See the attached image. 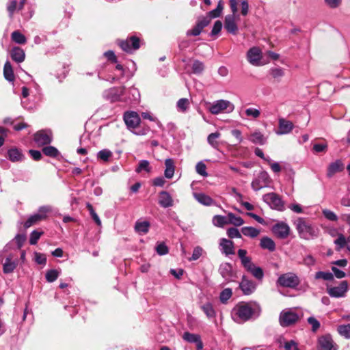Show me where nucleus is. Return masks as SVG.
I'll use <instances>...</instances> for the list:
<instances>
[{"label": "nucleus", "mask_w": 350, "mask_h": 350, "mask_svg": "<svg viewBox=\"0 0 350 350\" xmlns=\"http://www.w3.org/2000/svg\"><path fill=\"white\" fill-rule=\"evenodd\" d=\"M260 312L259 306L252 303L240 302L232 310L231 316L235 322L242 323L253 317H258Z\"/></svg>", "instance_id": "1"}, {"label": "nucleus", "mask_w": 350, "mask_h": 350, "mask_svg": "<svg viewBox=\"0 0 350 350\" xmlns=\"http://www.w3.org/2000/svg\"><path fill=\"white\" fill-rule=\"evenodd\" d=\"M295 228L299 236L304 239L310 240L317 237L319 228L303 218H299L295 221Z\"/></svg>", "instance_id": "2"}, {"label": "nucleus", "mask_w": 350, "mask_h": 350, "mask_svg": "<svg viewBox=\"0 0 350 350\" xmlns=\"http://www.w3.org/2000/svg\"><path fill=\"white\" fill-rule=\"evenodd\" d=\"M299 315L292 308L283 310L279 315V323L282 327H288L295 324Z\"/></svg>", "instance_id": "3"}, {"label": "nucleus", "mask_w": 350, "mask_h": 350, "mask_svg": "<svg viewBox=\"0 0 350 350\" xmlns=\"http://www.w3.org/2000/svg\"><path fill=\"white\" fill-rule=\"evenodd\" d=\"M51 211V208L49 206L40 207L37 213L31 215L24 224V227L28 228L31 226L45 219L47 214Z\"/></svg>", "instance_id": "4"}, {"label": "nucleus", "mask_w": 350, "mask_h": 350, "mask_svg": "<svg viewBox=\"0 0 350 350\" xmlns=\"http://www.w3.org/2000/svg\"><path fill=\"white\" fill-rule=\"evenodd\" d=\"M246 57L249 63L254 66H263L267 63L262 61V53L257 46L250 49L247 52Z\"/></svg>", "instance_id": "5"}, {"label": "nucleus", "mask_w": 350, "mask_h": 350, "mask_svg": "<svg viewBox=\"0 0 350 350\" xmlns=\"http://www.w3.org/2000/svg\"><path fill=\"white\" fill-rule=\"evenodd\" d=\"M278 282L282 286L295 288L299 284L300 281L296 274L289 272L281 275Z\"/></svg>", "instance_id": "6"}, {"label": "nucleus", "mask_w": 350, "mask_h": 350, "mask_svg": "<svg viewBox=\"0 0 350 350\" xmlns=\"http://www.w3.org/2000/svg\"><path fill=\"white\" fill-rule=\"evenodd\" d=\"M349 291V284L347 281H341L338 286L327 288V294L334 298H342L346 297Z\"/></svg>", "instance_id": "7"}, {"label": "nucleus", "mask_w": 350, "mask_h": 350, "mask_svg": "<svg viewBox=\"0 0 350 350\" xmlns=\"http://www.w3.org/2000/svg\"><path fill=\"white\" fill-rule=\"evenodd\" d=\"M264 201L272 208L283 211L284 209V202L281 198L275 193H269L263 196Z\"/></svg>", "instance_id": "8"}, {"label": "nucleus", "mask_w": 350, "mask_h": 350, "mask_svg": "<svg viewBox=\"0 0 350 350\" xmlns=\"http://www.w3.org/2000/svg\"><path fill=\"white\" fill-rule=\"evenodd\" d=\"M270 182L271 179L268 173L265 171H262L258 174V176L254 180H253L251 186L254 190L258 191L260 189L267 187Z\"/></svg>", "instance_id": "9"}, {"label": "nucleus", "mask_w": 350, "mask_h": 350, "mask_svg": "<svg viewBox=\"0 0 350 350\" xmlns=\"http://www.w3.org/2000/svg\"><path fill=\"white\" fill-rule=\"evenodd\" d=\"M228 109H229V111H232L234 109L233 104L228 100H219L211 105L209 111L213 114H218Z\"/></svg>", "instance_id": "10"}, {"label": "nucleus", "mask_w": 350, "mask_h": 350, "mask_svg": "<svg viewBox=\"0 0 350 350\" xmlns=\"http://www.w3.org/2000/svg\"><path fill=\"white\" fill-rule=\"evenodd\" d=\"M119 45L123 51L131 53L139 48V39L136 36H131L126 40L121 41Z\"/></svg>", "instance_id": "11"}, {"label": "nucleus", "mask_w": 350, "mask_h": 350, "mask_svg": "<svg viewBox=\"0 0 350 350\" xmlns=\"http://www.w3.org/2000/svg\"><path fill=\"white\" fill-rule=\"evenodd\" d=\"M239 16L226 15L224 20V28L226 30L233 35H236L238 32V26L237 25V20L239 19Z\"/></svg>", "instance_id": "12"}, {"label": "nucleus", "mask_w": 350, "mask_h": 350, "mask_svg": "<svg viewBox=\"0 0 350 350\" xmlns=\"http://www.w3.org/2000/svg\"><path fill=\"white\" fill-rule=\"evenodd\" d=\"M124 120L129 129H135L140 123V118L135 111H128L124 115Z\"/></svg>", "instance_id": "13"}, {"label": "nucleus", "mask_w": 350, "mask_h": 350, "mask_svg": "<svg viewBox=\"0 0 350 350\" xmlns=\"http://www.w3.org/2000/svg\"><path fill=\"white\" fill-rule=\"evenodd\" d=\"M272 231L278 238L286 239L289 235L290 228L287 224L279 222L273 226Z\"/></svg>", "instance_id": "14"}, {"label": "nucleus", "mask_w": 350, "mask_h": 350, "mask_svg": "<svg viewBox=\"0 0 350 350\" xmlns=\"http://www.w3.org/2000/svg\"><path fill=\"white\" fill-rule=\"evenodd\" d=\"M318 350H336L332 338L329 334L319 337Z\"/></svg>", "instance_id": "15"}, {"label": "nucleus", "mask_w": 350, "mask_h": 350, "mask_svg": "<svg viewBox=\"0 0 350 350\" xmlns=\"http://www.w3.org/2000/svg\"><path fill=\"white\" fill-rule=\"evenodd\" d=\"M18 265V259L16 256L13 254H9L5 259L3 264V271L4 273L8 274L12 273L16 268Z\"/></svg>", "instance_id": "16"}, {"label": "nucleus", "mask_w": 350, "mask_h": 350, "mask_svg": "<svg viewBox=\"0 0 350 350\" xmlns=\"http://www.w3.org/2000/svg\"><path fill=\"white\" fill-rule=\"evenodd\" d=\"M34 140L39 146L46 145L51 142L52 135L49 131H40L35 134Z\"/></svg>", "instance_id": "17"}, {"label": "nucleus", "mask_w": 350, "mask_h": 350, "mask_svg": "<svg viewBox=\"0 0 350 350\" xmlns=\"http://www.w3.org/2000/svg\"><path fill=\"white\" fill-rule=\"evenodd\" d=\"M239 287L244 295H248L255 291L256 286L253 281L243 275L239 284Z\"/></svg>", "instance_id": "18"}, {"label": "nucleus", "mask_w": 350, "mask_h": 350, "mask_svg": "<svg viewBox=\"0 0 350 350\" xmlns=\"http://www.w3.org/2000/svg\"><path fill=\"white\" fill-rule=\"evenodd\" d=\"M219 248L221 253L224 254L226 256L234 254V243L229 239L221 238L219 240Z\"/></svg>", "instance_id": "19"}, {"label": "nucleus", "mask_w": 350, "mask_h": 350, "mask_svg": "<svg viewBox=\"0 0 350 350\" xmlns=\"http://www.w3.org/2000/svg\"><path fill=\"white\" fill-rule=\"evenodd\" d=\"M159 204L163 208L172 207L174 205V200L167 191H162L159 193Z\"/></svg>", "instance_id": "20"}, {"label": "nucleus", "mask_w": 350, "mask_h": 350, "mask_svg": "<svg viewBox=\"0 0 350 350\" xmlns=\"http://www.w3.org/2000/svg\"><path fill=\"white\" fill-rule=\"evenodd\" d=\"M278 126L279 130L276 132L278 135L288 134L292 131L294 127L292 122L284 118L279 119Z\"/></svg>", "instance_id": "21"}, {"label": "nucleus", "mask_w": 350, "mask_h": 350, "mask_svg": "<svg viewBox=\"0 0 350 350\" xmlns=\"http://www.w3.org/2000/svg\"><path fill=\"white\" fill-rule=\"evenodd\" d=\"M344 169V165L340 160H336L334 162L331 163L328 167L327 172V176L328 177H332L336 173L342 172Z\"/></svg>", "instance_id": "22"}, {"label": "nucleus", "mask_w": 350, "mask_h": 350, "mask_svg": "<svg viewBox=\"0 0 350 350\" xmlns=\"http://www.w3.org/2000/svg\"><path fill=\"white\" fill-rule=\"evenodd\" d=\"M246 271L250 273L254 278L259 281H262L264 277V271L262 269L254 263L245 269Z\"/></svg>", "instance_id": "23"}, {"label": "nucleus", "mask_w": 350, "mask_h": 350, "mask_svg": "<svg viewBox=\"0 0 350 350\" xmlns=\"http://www.w3.org/2000/svg\"><path fill=\"white\" fill-rule=\"evenodd\" d=\"M219 272L226 280H230L232 276V267L229 262L221 263L219 268Z\"/></svg>", "instance_id": "24"}, {"label": "nucleus", "mask_w": 350, "mask_h": 350, "mask_svg": "<svg viewBox=\"0 0 350 350\" xmlns=\"http://www.w3.org/2000/svg\"><path fill=\"white\" fill-rule=\"evenodd\" d=\"M237 254L239 258H240L241 265L244 269H246L247 267L252 265L254 262H252V258L248 256L247 252L243 249H239L237 252Z\"/></svg>", "instance_id": "25"}, {"label": "nucleus", "mask_w": 350, "mask_h": 350, "mask_svg": "<svg viewBox=\"0 0 350 350\" xmlns=\"http://www.w3.org/2000/svg\"><path fill=\"white\" fill-rule=\"evenodd\" d=\"M193 196L199 203L203 205L211 206L214 204V200L204 193H193Z\"/></svg>", "instance_id": "26"}, {"label": "nucleus", "mask_w": 350, "mask_h": 350, "mask_svg": "<svg viewBox=\"0 0 350 350\" xmlns=\"http://www.w3.org/2000/svg\"><path fill=\"white\" fill-rule=\"evenodd\" d=\"M249 139L255 144L264 145L267 142V137L260 131H256L251 133Z\"/></svg>", "instance_id": "27"}, {"label": "nucleus", "mask_w": 350, "mask_h": 350, "mask_svg": "<svg viewBox=\"0 0 350 350\" xmlns=\"http://www.w3.org/2000/svg\"><path fill=\"white\" fill-rule=\"evenodd\" d=\"M10 55L12 59L18 63L23 62L25 57V51L19 47L13 48L11 51Z\"/></svg>", "instance_id": "28"}, {"label": "nucleus", "mask_w": 350, "mask_h": 350, "mask_svg": "<svg viewBox=\"0 0 350 350\" xmlns=\"http://www.w3.org/2000/svg\"><path fill=\"white\" fill-rule=\"evenodd\" d=\"M165 170L164 172L165 177L170 179L172 178L174 174L175 165L174 161L172 159H167L165 161Z\"/></svg>", "instance_id": "29"}, {"label": "nucleus", "mask_w": 350, "mask_h": 350, "mask_svg": "<svg viewBox=\"0 0 350 350\" xmlns=\"http://www.w3.org/2000/svg\"><path fill=\"white\" fill-rule=\"evenodd\" d=\"M150 224L148 221L138 220L135 225V230L139 234H146L150 228Z\"/></svg>", "instance_id": "30"}, {"label": "nucleus", "mask_w": 350, "mask_h": 350, "mask_svg": "<svg viewBox=\"0 0 350 350\" xmlns=\"http://www.w3.org/2000/svg\"><path fill=\"white\" fill-rule=\"evenodd\" d=\"M260 246L265 250L273 252L275 249L274 241L269 237H264L260 239Z\"/></svg>", "instance_id": "31"}, {"label": "nucleus", "mask_w": 350, "mask_h": 350, "mask_svg": "<svg viewBox=\"0 0 350 350\" xmlns=\"http://www.w3.org/2000/svg\"><path fill=\"white\" fill-rule=\"evenodd\" d=\"M8 157L12 162L21 161L23 159L24 156L22 152L17 148H11L8 152Z\"/></svg>", "instance_id": "32"}, {"label": "nucleus", "mask_w": 350, "mask_h": 350, "mask_svg": "<svg viewBox=\"0 0 350 350\" xmlns=\"http://www.w3.org/2000/svg\"><path fill=\"white\" fill-rule=\"evenodd\" d=\"M221 133L219 132H215L209 134L207 137L208 144L215 149H218L219 142L218 139L220 137Z\"/></svg>", "instance_id": "33"}, {"label": "nucleus", "mask_w": 350, "mask_h": 350, "mask_svg": "<svg viewBox=\"0 0 350 350\" xmlns=\"http://www.w3.org/2000/svg\"><path fill=\"white\" fill-rule=\"evenodd\" d=\"M241 232L246 237L255 238L260 234V230L254 227L245 226L241 228Z\"/></svg>", "instance_id": "34"}, {"label": "nucleus", "mask_w": 350, "mask_h": 350, "mask_svg": "<svg viewBox=\"0 0 350 350\" xmlns=\"http://www.w3.org/2000/svg\"><path fill=\"white\" fill-rule=\"evenodd\" d=\"M224 9V6L221 1H219L217 8L207 13V17L210 19L215 18L221 16L222 11Z\"/></svg>", "instance_id": "35"}, {"label": "nucleus", "mask_w": 350, "mask_h": 350, "mask_svg": "<svg viewBox=\"0 0 350 350\" xmlns=\"http://www.w3.org/2000/svg\"><path fill=\"white\" fill-rule=\"evenodd\" d=\"M228 224H232L235 226H241L244 224V221L241 217L237 216L232 213H229L228 214Z\"/></svg>", "instance_id": "36"}, {"label": "nucleus", "mask_w": 350, "mask_h": 350, "mask_svg": "<svg viewBox=\"0 0 350 350\" xmlns=\"http://www.w3.org/2000/svg\"><path fill=\"white\" fill-rule=\"evenodd\" d=\"M201 309L203 310L208 318L211 319L215 317L216 312L211 303L207 302L201 306Z\"/></svg>", "instance_id": "37"}, {"label": "nucleus", "mask_w": 350, "mask_h": 350, "mask_svg": "<svg viewBox=\"0 0 350 350\" xmlns=\"http://www.w3.org/2000/svg\"><path fill=\"white\" fill-rule=\"evenodd\" d=\"M3 75L5 78L9 81H13L14 79V75L11 64L9 62H6L3 68Z\"/></svg>", "instance_id": "38"}, {"label": "nucleus", "mask_w": 350, "mask_h": 350, "mask_svg": "<svg viewBox=\"0 0 350 350\" xmlns=\"http://www.w3.org/2000/svg\"><path fill=\"white\" fill-rule=\"evenodd\" d=\"M244 115L247 118L257 119L260 116V111L256 108L249 107L244 111Z\"/></svg>", "instance_id": "39"}, {"label": "nucleus", "mask_w": 350, "mask_h": 350, "mask_svg": "<svg viewBox=\"0 0 350 350\" xmlns=\"http://www.w3.org/2000/svg\"><path fill=\"white\" fill-rule=\"evenodd\" d=\"M316 280L322 279L325 281H332L334 280V275L329 271H317L314 275Z\"/></svg>", "instance_id": "40"}, {"label": "nucleus", "mask_w": 350, "mask_h": 350, "mask_svg": "<svg viewBox=\"0 0 350 350\" xmlns=\"http://www.w3.org/2000/svg\"><path fill=\"white\" fill-rule=\"evenodd\" d=\"M334 243L336 245V250L340 251L345 246L347 247V239L342 234L340 233L338 234V238L334 241Z\"/></svg>", "instance_id": "41"}, {"label": "nucleus", "mask_w": 350, "mask_h": 350, "mask_svg": "<svg viewBox=\"0 0 350 350\" xmlns=\"http://www.w3.org/2000/svg\"><path fill=\"white\" fill-rule=\"evenodd\" d=\"M213 224L217 227H223L228 224V217L221 215H215L213 218Z\"/></svg>", "instance_id": "42"}, {"label": "nucleus", "mask_w": 350, "mask_h": 350, "mask_svg": "<svg viewBox=\"0 0 350 350\" xmlns=\"http://www.w3.org/2000/svg\"><path fill=\"white\" fill-rule=\"evenodd\" d=\"M18 3L17 0H9L7 3V10L9 13V16L12 18L14 15V13L18 10Z\"/></svg>", "instance_id": "43"}, {"label": "nucleus", "mask_w": 350, "mask_h": 350, "mask_svg": "<svg viewBox=\"0 0 350 350\" xmlns=\"http://www.w3.org/2000/svg\"><path fill=\"white\" fill-rule=\"evenodd\" d=\"M12 39L14 42L18 44H25L26 42V38L23 34L18 31H14L11 35Z\"/></svg>", "instance_id": "44"}, {"label": "nucleus", "mask_w": 350, "mask_h": 350, "mask_svg": "<svg viewBox=\"0 0 350 350\" xmlns=\"http://www.w3.org/2000/svg\"><path fill=\"white\" fill-rule=\"evenodd\" d=\"M183 338L188 342L196 343L200 339V336L187 332L183 334Z\"/></svg>", "instance_id": "45"}, {"label": "nucleus", "mask_w": 350, "mask_h": 350, "mask_svg": "<svg viewBox=\"0 0 350 350\" xmlns=\"http://www.w3.org/2000/svg\"><path fill=\"white\" fill-rule=\"evenodd\" d=\"M59 275V271L56 269H50L46 271L45 278L48 282H53Z\"/></svg>", "instance_id": "46"}, {"label": "nucleus", "mask_w": 350, "mask_h": 350, "mask_svg": "<svg viewBox=\"0 0 350 350\" xmlns=\"http://www.w3.org/2000/svg\"><path fill=\"white\" fill-rule=\"evenodd\" d=\"M178 110L181 112H185L189 107V101L187 98H180L176 103Z\"/></svg>", "instance_id": "47"}, {"label": "nucleus", "mask_w": 350, "mask_h": 350, "mask_svg": "<svg viewBox=\"0 0 350 350\" xmlns=\"http://www.w3.org/2000/svg\"><path fill=\"white\" fill-rule=\"evenodd\" d=\"M112 157V152L107 149L100 150L97 154V158L103 161H108Z\"/></svg>", "instance_id": "48"}, {"label": "nucleus", "mask_w": 350, "mask_h": 350, "mask_svg": "<svg viewBox=\"0 0 350 350\" xmlns=\"http://www.w3.org/2000/svg\"><path fill=\"white\" fill-rule=\"evenodd\" d=\"M142 170H144L146 172H150L151 171L150 163L147 160L140 161L137 167L135 170V172L137 173H140Z\"/></svg>", "instance_id": "49"}, {"label": "nucleus", "mask_w": 350, "mask_h": 350, "mask_svg": "<svg viewBox=\"0 0 350 350\" xmlns=\"http://www.w3.org/2000/svg\"><path fill=\"white\" fill-rule=\"evenodd\" d=\"M338 332L342 336L350 338V324L339 325Z\"/></svg>", "instance_id": "50"}, {"label": "nucleus", "mask_w": 350, "mask_h": 350, "mask_svg": "<svg viewBox=\"0 0 350 350\" xmlns=\"http://www.w3.org/2000/svg\"><path fill=\"white\" fill-rule=\"evenodd\" d=\"M43 153L51 157H56L59 154L58 150L53 146H46L42 149Z\"/></svg>", "instance_id": "51"}, {"label": "nucleus", "mask_w": 350, "mask_h": 350, "mask_svg": "<svg viewBox=\"0 0 350 350\" xmlns=\"http://www.w3.org/2000/svg\"><path fill=\"white\" fill-rule=\"evenodd\" d=\"M232 295V289L229 288H226L224 289L219 295V299L221 303H226Z\"/></svg>", "instance_id": "52"}, {"label": "nucleus", "mask_w": 350, "mask_h": 350, "mask_svg": "<svg viewBox=\"0 0 350 350\" xmlns=\"http://www.w3.org/2000/svg\"><path fill=\"white\" fill-rule=\"evenodd\" d=\"M322 213L323 216L329 221H336L338 220V216L331 210L324 208L322 210Z\"/></svg>", "instance_id": "53"}, {"label": "nucleus", "mask_w": 350, "mask_h": 350, "mask_svg": "<svg viewBox=\"0 0 350 350\" xmlns=\"http://www.w3.org/2000/svg\"><path fill=\"white\" fill-rule=\"evenodd\" d=\"M204 69V64L199 61L195 60L192 64V71L195 74H201Z\"/></svg>", "instance_id": "54"}, {"label": "nucleus", "mask_w": 350, "mask_h": 350, "mask_svg": "<svg viewBox=\"0 0 350 350\" xmlns=\"http://www.w3.org/2000/svg\"><path fill=\"white\" fill-rule=\"evenodd\" d=\"M196 170L198 174L204 177H206L208 176L206 166L202 161H200L196 164Z\"/></svg>", "instance_id": "55"}, {"label": "nucleus", "mask_w": 350, "mask_h": 350, "mask_svg": "<svg viewBox=\"0 0 350 350\" xmlns=\"http://www.w3.org/2000/svg\"><path fill=\"white\" fill-rule=\"evenodd\" d=\"M42 234L43 232H39L37 230L31 232L29 238V243L31 245H36Z\"/></svg>", "instance_id": "56"}, {"label": "nucleus", "mask_w": 350, "mask_h": 350, "mask_svg": "<svg viewBox=\"0 0 350 350\" xmlns=\"http://www.w3.org/2000/svg\"><path fill=\"white\" fill-rule=\"evenodd\" d=\"M270 74L274 79H280L284 75V71L282 68H273L270 70Z\"/></svg>", "instance_id": "57"}, {"label": "nucleus", "mask_w": 350, "mask_h": 350, "mask_svg": "<svg viewBox=\"0 0 350 350\" xmlns=\"http://www.w3.org/2000/svg\"><path fill=\"white\" fill-rule=\"evenodd\" d=\"M327 150V144L326 143L324 144H315L313 146V150L316 153L319 152H325Z\"/></svg>", "instance_id": "58"}, {"label": "nucleus", "mask_w": 350, "mask_h": 350, "mask_svg": "<svg viewBox=\"0 0 350 350\" xmlns=\"http://www.w3.org/2000/svg\"><path fill=\"white\" fill-rule=\"evenodd\" d=\"M203 250L200 247H196L193 249L191 257L189 259L190 261L198 260L202 254Z\"/></svg>", "instance_id": "59"}, {"label": "nucleus", "mask_w": 350, "mask_h": 350, "mask_svg": "<svg viewBox=\"0 0 350 350\" xmlns=\"http://www.w3.org/2000/svg\"><path fill=\"white\" fill-rule=\"evenodd\" d=\"M227 234L231 239L241 237V234L240 232L239 231L238 229H237L235 228H229L227 230Z\"/></svg>", "instance_id": "60"}, {"label": "nucleus", "mask_w": 350, "mask_h": 350, "mask_svg": "<svg viewBox=\"0 0 350 350\" xmlns=\"http://www.w3.org/2000/svg\"><path fill=\"white\" fill-rule=\"evenodd\" d=\"M308 323L311 325L312 330L316 332L320 327V323L314 317H310L308 319Z\"/></svg>", "instance_id": "61"}, {"label": "nucleus", "mask_w": 350, "mask_h": 350, "mask_svg": "<svg viewBox=\"0 0 350 350\" xmlns=\"http://www.w3.org/2000/svg\"><path fill=\"white\" fill-rule=\"evenodd\" d=\"M156 251L159 255L167 254L169 252L167 247L163 243H159L156 247Z\"/></svg>", "instance_id": "62"}, {"label": "nucleus", "mask_w": 350, "mask_h": 350, "mask_svg": "<svg viewBox=\"0 0 350 350\" xmlns=\"http://www.w3.org/2000/svg\"><path fill=\"white\" fill-rule=\"evenodd\" d=\"M222 28V23L220 21H216L214 23L213 29L211 30V35L215 36L217 35L221 30Z\"/></svg>", "instance_id": "63"}, {"label": "nucleus", "mask_w": 350, "mask_h": 350, "mask_svg": "<svg viewBox=\"0 0 350 350\" xmlns=\"http://www.w3.org/2000/svg\"><path fill=\"white\" fill-rule=\"evenodd\" d=\"M210 22L211 21L207 16L200 17L198 19L196 25L203 29L210 23Z\"/></svg>", "instance_id": "64"}]
</instances>
